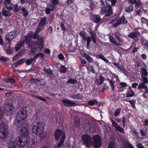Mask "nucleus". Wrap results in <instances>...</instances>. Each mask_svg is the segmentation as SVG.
Here are the masks:
<instances>
[{"instance_id": "obj_13", "label": "nucleus", "mask_w": 148, "mask_h": 148, "mask_svg": "<svg viewBox=\"0 0 148 148\" xmlns=\"http://www.w3.org/2000/svg\"><path fill=\"white\" fill-rule=\"evenodd\" d=\"M22 42H24V43L25 42V43L27 45H29V48L32 47V45L31 42V39L29 36L26 35L24 36L22 38Z\"/></svg>"}, {"instance_id": "obj_10", "label": "nucleus", "mask_w": 148, "mask_h": 148, "mask_svg": "<svg viewBox=\"0 0 148 148\" xmlns=\"http://www.w3.org/2000/svg\"><path fill=\"white\" fill-rule=\"evenodd\" d=\"M5 113H9L10 115H12L14 114L15 112V108L13 106V103H10L7 104L5 106Z\"/></svg>"}, {"instance_id": "obj_17", "label": "nucleus", "mask_w": 148, "mask_h": 148, "mask_svg": "<svg viewBox=\"0 0 148 148\" xmlns=\"http://www.w3.org/2000/svg\"><path fill=\"white\" fill-rule=\"evenodd\" d=\"M141 79H143V78H145L147 79V80H148V78L146 77L148 75V72L144 67L141 69Z\"/></svg>"}, {"instance_id": "obj_21", "label": "nucleus", "mask_w": 148, "mask_h": 148, "mask_svg": "<svg viewBox=\"0 0 148 148\" xmlns=\"http://www.w3.org/2000/svg\"><path fill=\"white\" fill-rule=\"evenodd\" d=\"M24 42L21 41L18 42L15 45V50L17 51L20 50L21 47L23 46Z\"/></svg>"}, {"instance_id": "obj_25", "label": "nucleus", "mask_w": 148, "mask_h": 148, "mask_svg": "<svg viewBox=\"0 0 148 148\" xmlns=\"http://www.w3.org/2000/svg\"><path fill=\"white\" fill-rule=\"evenodd\" d=\"M25 60L26 59L24 58L19 60L14 63V64H15V66H17L19 65L23 64L25 62Z\"/></svg>"}, {"instance_id": "obj_6", "label": "nucleus", "mask_w": 148, "mask_h": 148, "mask_svg": "<svg viewBox=\"0 0 148 148\" xmlns=\"http://www.w3.org/2000/svg\"><path fill=\"white\" fill-rule=\"evenodd\" d=\"M82 141L87 148L91 147L92 142L91 136L87 134L82 135L81 136Z\"/></svg>"}, {"instance_id": "obj_46", "label": "nucleus", "mask_w": 148, "mask_h": 148, "mask_svg": "<svg viewBox=\"0 0 148 148\" xmlns=\"http://www.w3.org/2000/svg\"><path fill=\"white\" fill-rule=\"evenodd\" d=\"M141 22L142 23H145L147 26L148 25V20L145 17H142L141 18Z\"/></svg>"}, {"instance_id": "obj_50", "label": "nucleus", "mask_w": 148, "mask_h": 148, "mask_svg": "<svg viewBox=\"0 0 148 148\" xmlns=\"http://www.w3.org/2000/svg\"><path fill=\"white\" fill-rule=\"evenodd\" d=\"M107 148H115L113 142H110L108 145Z\"/></svg>"}, {"instance_id": "obj_26", "label": "nucleus", "mask_w": 148, "mask_h": 148, "mask_svg": "<svg viewBox=\"0 0 148 148\" xmlns=\"http://www.w3.org/2000/svg\"><path fill=\"white\" fill-rule=\"evenodd\" d=\"M21 10L22 11L23 15L25 17H27L28 14V10H27L24 7H22L21 9Z\"/></svg>"}, {"instance_id": "obj_15", "label": "nucleus", "mask_w": 148, "mask_h": 148, "mask_svg": "<svg viewBox=\"0 0 148 148\" xmlns=\"http://www.w3.org/2000/svg\"><path fill=\"white\" fill-rule=\"evenodd\" d=\"M20 132L21 135L22 136L25 137H27L28 136L29 134V130L27 127H24L21 128Z\"/></svg>"}, {"instance_id": "obj_31", "label": "nucleus", "mask_w": 148, "mask_h": 148, "mask_svg": "<svg viewBox=\"0 0 148 148\" xmlns=\"http://www.w3.org/2000/svg\"><path fill=\"white\" fill-rule=\"evenodd\" d=\"M96 57L99 59H101L106 63H108L109 62L108 60L102 54H98L97 55Z\"/></svg>"}, {"instance_id": "obj_52", "label": "nucleus", "mask_w": 148, "mask_h": 148, "mask_svg": "<svg viewBox=\"0 0 148 148\" xmlns=\"http://www.w3.org/2000/svg\"><path fill=\"white\" fill-rule=\"evenodd\" d=\"M79 35L82 36L83 39H86V36L85 35L83 31H81L79 33Z\"/></svg>"}, {"instance_id": "obj_11", "label": "nucleus", "mask_w": 148, "mask_h": 148, "mask_svg": "<svg viewBox=\"0 0 148 148\" xmlns=\"http://www.w3.org/2000/svg\"><path fill=\"white\" fill-rule=\"evenodd\" d=\"M62 101L66 107L75 106L78 105V104L75 102L66 99H63Z\"/></svg>"}, {"instance_id": "obj_27", "label": "nucleus", "mask_w": 148, "mask_h": 148, "mask_svg": "<svg viewBox=\"0 0 148 148\" xmlns=\"http://www.w3.org/2000/svg\"><path fill=\"white\" fill-rule=\"evenodd\" d=\"M109 40L110 41L114 44L118 45H120L116 40V39L114 38L113 36H110L109 37Z\"/></svg>"}, {"instance_id": "obj_42", "label": "nucleus", "mask_w": 148, "mask_h": 148, "mask_svg": "<svg viewBox=\"0 0 148 148\" xmlns=\"http://www.w3.org/2000/svg\"><path fill=\"white\" fill-rule=\"evenodd\" d=\"M121 109L118 108L114 110V116L115 117H117L121 112Z\"/></svg>"}, {"instance_id": "obj_4", "label": "nucleus", "mask_w": 148, "mask_h": 148, "mask_svg": "<svg viewBox=\"0 0 148 148\" xmlns=\"http://www.w3.org/2000/svg\"><path fill=\"white\" fill-rule=\"evenodd\" d=\"M18 34V32L15 30L7 33L5 35V39L8 41V42L6 44V47L10 48L11 45V41L12 39L16 37Z\"/></svg>"}, {"instance_id": "obj_32", "label": "nucleus", "mask_w": 148, "mask_h": 148, "mask_svg": "<svg viewBox=\"0 0 148 148\" xmlns=\"http://www.w3.org/2000/svg\"><path fill=\"white\" fill-rule=\"evenodd\" d=\"M84 40H86L87 41L86 48L89 49V46L90 44V42L92 40V38L90 36H87L86 37V39H84Z\"/></svg>"}, {"instance_id": "obj_7", "label": "nucleus", "mask_w": 148, "mask_h": 148, "mask_svg": "<svg viewBox=\"0 0 148 148\" xmlns=\"http://www.w3.org/2000/svg\"><path fill=\"white\" fill-rule=\"evenodd\" d=\"M54 137L56 140H58L60 138L65 139L66 133L64 131L58 128L56 130L54 133Z\"/></svg>"}, {"instance_id": "obj_12", "label": "nucleus", "mask_w": 148, "mask_h": 148, "mask_svg": "<svg viewBox=\"0 0 148 148\" xmlns=\"http://www.w3.org/2000/svg\"><path fill=\"white\" fill-rule=\"evenodd\" d=\"M145 78H143V79H142V80L143 82L140 84H139L138 86V87L137 89L139 90H141L143 89H144L145 87L147 86L146 85V84L148 83V80L147 79Z\"/></svg>"}, {"instance_id": "obj_37", "label": "nucleus", "mask_w": 148, "mask_h": 148, "mask_svg": "<svg viewBox=\"0 0 148 148\" xmlns=\"http://www.w3.org/2000/svg\"><path fill=\"white\" fill-rule=\"evenodd\" d=\"M107 80L109 82L110 86L112 89V90L113 91L114 90V81L111 80L110 79H108Z\"/></svg>"}, {"instance_id": "obj_54", "label": "nucleus", "mask_w": 148, "mask_h": 148, "mask_svg": "<svg viewBox=\"0 0 148 148\" xmlns=\"http://www.w3.org/2000/svg\"><path fill=\"white\" fill-rule=\"evenodd\" d=\"M32 59L31 58L28 59L25 61V63L27 65H29L31 64L33 62L32 61Z\"/></svg>"}, {"instance_id": "obj_39", "label": "nucleus", "mask_w": 148, "mask_h": 148, "mask_svg": "<svg viewBox=\"0 0 148 148\" xmlns=\"http://www.w3.org/2000/svg\"><path fill=\"white\" fill-rule=\"evenodd\" d=\"M60 71L62 73H65L67 71V69L64 65H61L60 67Z\"/></svg>"}, {"instance_id": "obj_53", "label": "nucleus", "mask_w": 148, "mask_h": 148, "mask_svg": "<svg viewBox=\"0 0 148 148\" xmlns=\"http://www.w3.org/2000/svg\"><path fill=\"white\" fill-rule=\"evenodd\" d=\"M121 20H122V23L123 24H124L127 23V21L125 20L124 16H123L121 17Z\"/></svg>"}, {"instance_id": "obj_24", "label": "nucleus", "mask_w": 148, "mask_h": 148, "mask_svg": "<svg viewBox=\"0 0 148 148\" xmlns=\"http://www.w3.org/2000/svg\"><path fill=\"white\" fill-rule=\"evenodd\" d=\"M87 102L88 104L91 106L97 105L98 103V102L96 99L88 101Z\"/></svg>"}, {"instance_id": "obj_51", "label": "nucleus", "mask_w": 148, "mask_h": 148, "mask_svg": "<svg viewBox=\"0 0 148 148\" xmlns=\"http://www.w3.org/2000/svg\"><path fill=\"white\" fill-rule=\"evenodd\" d=\"M110 120L112 122V125L114 126L116 128V127H117L119 125H118L112 119H110Z\"/></svg>"}, {"instance_id": "obj_8", "label": "nucleus", "mask_w": 148, "mask_h": 148, "mask_svg": "<svg viewBox=\"0 0 148 148\" xmlns=\"http://www.w3.org/2000/svg\"><path fill=\"white\" fill-rule=\"evenodd\" d=\"M101 10L103 14L105 13L107 17L110 16L113 14L112 7L110 5L102 6Z\"/></svg>"}, {"instance_id": "obj_45", "label": "nucleus", "mask_w": 148, "mask_h": 148, "mask_svg": "<svg viewBox=\"0 0 148 148\" xmlns=\"http://www.w3.org/2000/svg\"><path fill=\"white\" fill-rule=\"evenodd\" d=\"M34 97L38 99L43 101L47 104L48 103L47 101H46V99L40 96H34Z\"/></svg>"}, {"instance_id": "obj_36", "label": "nucleus", "mask_w": 148, "mask_h": 148, "mask_svg": "<svg viewBox=\"0 0 148 148\" xmlns=\"http://www.w3.org/2000/svg\"><path fill=\"white\" fill-rule=\"evenodd\" d=\"M113 64L117 68L121 71L123 70V69L125 68L124 65L121 64L120 65L119 64V63L114 62L113 63Z\"/></svg>"}, {"instance_id": "obj_56", "label": "nucleus", "mask_w": 148, "mask_h": 148, "mask_svg": "<svg viewBox=\"0 0 148 148\" xmlns=\"http://www.w3.org/2000/svg\"><path fill=\"white\" fill-rule=\"evenodd\" d=\"M81 63L83 65V66H85L86 64V62L84 59L80 58Z\"/></svg>"}, {"instance_id": "obj_14", "label": "nucleus", "mask_w": 148, "mask_h": 148, "mask_svg": "<svg viewBox=\"0 0 148 148\" xmlns=\"http://www.w3.org/2000/svg\"><path fill=\"white\" fill-rule=\"evenodd\" d=\"M134 32H131L128 35V36L130 38H134L136 37H138V36H141L140 33L136 29H134Z\"/></svg>"}, {"instance_id": "obj_62", "label": "nucleus", "mask_w": 148, "mask_h": 148, "mask_svg": "<svg viewBox=\"0 0 148 148\" xmlns=\"http://www.w3.org/2000/svg\"><path fill=\"white\" fill-rule=\"evenodd\" d=\"M58 57L61 60H62L64 58V57L62 54H59L58 56Z\"/></svg>"}, {"instance_id": "obj_23", "label": "nucleus", "mask_w": 148, "mask_h": 148, "mask_svg": "<svg viewBox=\"0 0 148 148\" xmlns=\"http://www.w3.org/2000/svg\"><path fill=\"white\" fill-rule=\"evenodd\" d=\"M99 78L97 79V83L100 85V86L101 85L103 82L105 80V77L102 75H99Z\"/></svg>"}, {"instance_id": "obj_58", "label": "nucleus", "mask_w": 148, "mask_h": 148, "mask_svg": "<svg viewBox=\"0 0 148 148\" xmlns=\"http://www.w3.org/2000/svg\"><path fill=\"white\" fill-rule=\"evenodd\" d=\"M120 84L121 86V88L125 87H126L127 85V83L124 82H121Z\"/></svg>"}, {"instance_id": "obj_41", "label": "nucleus", "mask_w": 148, "mask_h": 148, "mask_svg": "<svg viewBox=\"0 0 148 148\" xmlns=\"http://www.w3.org/2000/svg\"><path fill=\"white\" fill-rule=\"evenodd\" d=\"M128 102L132 105V107L134 109H136L135 104L136 103V101L135 100H129Z\"/></svg>"}, {"instance_id": "obj_57", "label": "nucleus", "mask_w": 148, "mask_h": 148, "mask_svg": "<svg viewBox=\"0 0 148 148\" xmlns=\"http://www.w3.org/2000/svg\"><path fill=\"white\" fill-rule=\"evenodd\" d=\"M8 48L9 49H6V53L8 54H12L14 52L12 50H10V48L9 49V48Z\"/></svg>"}, {"instance_id": "obj_55", "label": "nucleus", "mask_w": 148, "mask_h": 148, "mask_svg": "<svg viewBox=\"0 0 148 148\" xmlns=\"http://www.w3.org/2000/svg\"><path fill=\"white\" fill-rule=\"evenodd\" d=\"M90 34L91 36V38L93 37H96V34L95 33V32L92 30H90Z\"/></svg>"}, {"instance_id": "obj_16", "label": "nucleus", "mask_w": 148, "mask_h": 148, "mask_svg": "<svg viewBox=\"0 0 148 148\" xmlns=\"http://www.w3.org/2000/svg\"><path fill=\"white\" fill-rule=\"evenodd\" d=\"M91 19L93 22L96 23H99L101 19L100 16L96 14L92 15L91 16Z\"/></svg>"}, {"instance_id": "obj_22", "label": "nucleus", "mask_w": 148, "mask_h": 148, "mask_svg": "<svg viewBox=\"0 0 148 148\" xmlns=\"http://www.w3.org/2000/svg\"><path fill=\"white\" fill-rule=\"evenodd\" d=\"M47 20V18L46 17H44L42 18L41 19L40 21L38 24V26H43L45 24Z\"/></svg>"}, {"instance_id": "obj_43", "label": "nucleus", "mask_w": 148, "mask_h": 148, "mask_svg": "<svg viewBox=\"0 0 148 148\" xmlns=\"http://www.w3.org/2000/svg\"><path fill=\"white\" fill-rule=\"evenodd\" d=\"M51 8H47L45 9V13L47 14H50L51 11H53L55 10L54 8H53L52 7H50Z\"/></svg>"}, {"instance_id": "obj_61", "label": "nucleus", "mask_w": 148, "mask_h": 148, "mask_svg": "<svg viewBox=\"0 0 148 148\" xmlns=\"http://www.w3.org/2000/svg\"><path fill=\"white\" fill-rule=\"evenodd\" d=\"M140 134L142 136H144L146 135V132L145 130L142 129H139Z\"/></svg>"}, {"instance_id": "obj_20", "label": "nucleus", "mask_w": 148, "mask_h": 148, "mask_svg": "<svg viewBox=\"0 0 148 148\" xmlns=\"http://www.w3.org/2000/svg\"><path fill=\"white\" fill-rule=\"evenodd\" d=\"M134 94V92L132 90L131 87H129L126 94L127 97H132L133 96Z\"/></svg>"}, {"instance_id": "obj_49", "label": "nucleus", "mask_w": 148, "mask_h": 148, "mask_svg": "<svg viewBox=\"0 0 148 148\" xmlns=\"http://www.w3.org/2000/svg\"><path fill=\"white\" fill-rule=\"evenodd\" d=\"M135 4V7H138L142 5V3L140 0H137L136 1Z\"/></svg>"}, {"instance_id": "obj_34", "label": "nucleus", "mask_w": 148, "mask_h": 148, "mask_svg": "<svg viewBox=\"0 0 148 148\" xmlns=\"http://www.w3.org/2000/svg\"><path fill=\"white\" fill-rule=\"evenodd\" d=\"M84 56L86 59L87 61L89 62H92L93 59L92 58L90 57L89 54L84 53Z\"/></svg>"}, {"instance_id": "obj_19", "label": "nucleus", "mask_w": 148, "mask_h": 148, "mask_svg": "<svg viewBox=\"0 0 148 148\" xmlns=\"http://www.w3.org/2000/svg\"><path fill=\"white\" fill-rule=\"evenodd\" d=\"M70 97L72 98L77 100H81L83 97L82 94L80 93H79L76 95L73 94L71 95Z\"/></svg>"}, {"instance_id": "obj_35", "label": "nucleus", "mask_w": 148, "mask_h": 148, "mask_svg": "<svg viewBox=\"0 0 148 148\" xmlns=\"http://www.w3.org/2000/svg\"><path fill=\"white\" fill-rule=\"evenodd\" d=\"M125 10L126 12L130 13L133 10V7L132 5H130L125 7Z\"/></svg>"}, {"instance_id": "obj_2", "label": "nucleus", "mask_w": 148, "mask_h": 148, "mask_svg": "<svg viewBox=\"0 0 148 148\" xmlns=\"http://www.w3.org/2000/svg\"><path fill=\"white\" fill-rule=\"evenodd\" d=\"M28 140L23 141L20 137L17 138L14 141H10L8 144L9 148H20V147H24L27 144Z\"/></svg>"}, {"instance_id": "obj_60", "label": "nucleus", "mask_w": 148, "mask_h": 148, "mask_svg": "<svg viewBox=\"0 0 148 148\" xmlns=\"http://www.w3.org/2000/svg\"><path fill=\"white\" fill-rule=\"evenodd\" d=\"M14 11L15 12H17L19 11V10L18 9V5L16 4L14 5Z\"/></svg>"}, {"instance_id": "obj_33", "label": "nucleus", "mask_w": 148, "mask_h": 148, "mask_svg": "<svg viewBox=\"0 0 148 148\" xmlns=\"http://www.w3.org/2000/svg\"><path fill=\"white\" fill-rule=\"evenodd\" d=\"M44 45L43 43L36 42V46L37 48L38 49H39V50L40 51H42V50Z\"/></svg>"}, {"instance_id": "obj_1", "label": "nucleus", "mask_w": 148, "mask_h": 148, "mask_svg": "<svg viewBox=\"0 0 148 148\" xmlns=\"http://www.w3.org/2000/svg\"><path fill=\"white\" fill-rule=\"evenodd\" d=\"M27 117L26 108L22 107L17 112L16 115L15 125L17 127H20L24 124Z\"/></svg>"}, {"instance_id": "obj_44", "label": "nucleus", "mask_w": 148, "mask_h": 148, "mask_svg": "<svg viewBox=\"0 0 148 148\" xmlns=\"http://www.w3.org/2000/svg\"><path fill=\"white\" fill-rule=\"evenodd\" d=\"M65 140V139H60V142L57 145V147L55 148H60V147L62 146Z\"/></svg>"}, {"instance_id": "obj_9", "label": "nucleus", "mask_w": 148, "mask_h": 148, "mask_svg": "<svg viewBox=\"0 0 148 148\" xmlns=\"http://www.w3.org/2000/svg\"><path fill=\"white\" fill-rule=\"evenodd\" d=\"M93 141V146L95 148H99L102 144V140L100 136L96 134L92 137Z\"/></svg>"}, {"instance_id": "obj_63", "label": "nucleus", "mask_w": 148, "mask_h": 148, "mask_svg": "<svg viewBox=\"0 0 148 148\" xmlns=\"http://www.w3.org/2000/svg\"><path fill=\"white\" fill-rule=\"evenodd\" d=\"M143 125L145 127L147 126L148 127V119H145L143 123Z\"/></svg>"}, {"instance_id": "obj_30", "label": "nucleus", "mask_w": 148, "mask_h": 148, "mask_svg": "<svg viewBox=\"0 0 148 148\" xmlns=\"http://www.w3.org/2000/svg\"><path fill=\"white\" fill-rule=\"evenodd\" d=\"M59 0H52V3H50L49 6V7H52L55 9L56 8V6L59 3Z\"/></svg>"}, {"instance_id": "obj_64", "label": "nucleus", "mask_w": 148, "mask_h": 148, "mask_svg": "<svg viewBox=\"0 0 148 148\" xmlns=\"http://www.w3.org/2000/svg\"><path fill=\"white\" fill-rule=\"evenodd\" d=\"M136 147L138 148H145L142 144L140 143H138L136 145Z\"/></svg>"}, {"instance_id": "obj_48", "label": "nucleus", "mask_w": 148, "mask_h": 148, "mask_svg": "<svg viewBox=\"0 0 148 148\" xmlns=\"http://www.w3.org/2000/svg\"><path fill=\"white\" fill-rule=\"evenodd\" d=\"M116 129L118 131L122 133H124L125 132V131L123 129L122 127H120L119 125L117 127H116Z\"/></svg>"}, {"instance_id": "obj_28", "label": "nucleus", "mask_w": 148, "mask_h": 148, "mask_svg": "<svg viewBox=\"0 0 148 148\" xmlns=\"http://www.w3.org/2000/svg\"><path fill=\"white\" fill-rule=\"evenodd\" d=\"M73 123L75 126L79 127L80 123V120L79 118L76 117L75 118Z\"/></svg>"}, {"instance_id": "obj_40", "label": "nucleus", "mask_w": 148, "mask_h": 148, "mask_svg": "<svg viewBox=\"0 0 148 148\" xmlns=\"http://www.w3.org/2000/svg\"><path fill=\"white\" fill-rule=\"evenodd\" d=\"M38 81H37V84L39 86H43L45 84V82L43 79H38Z\"/></svg>"}, {"instance_id": "obj_5", "label": "nucleus", "mask_w": 148, "mask_h": 148, "mask_svg": "<svg viewBox=\"0 0 148 148\" xmlns=\"http://www.w3.org/2000/svg\"><path fill=\"white\" fill-rule=\"evenodd\" d=\"M8 126L3 122L0 124V138L1 139H5L8 134Z\"/></svg>"}, {"instance_id": "obj_59", "label": "nucleus", "mask_w": 148, "mask_h": 148, "mask_svg": "<svg viewBox=\"0 0 148 148\" xmlns=\"http://www.w3.org/2000/svg\"><path fill=\"white\" fill-rule=\"evenodd\" d=\"M38 79H35V78H32L30 80V82L32 83H35L36 84L37 82V81H38Z\"/></svg>"}, {"instance_id": "obj_29", "label": "nucleus", "mask_w": 148, "mask_h": 148, "mask_svg": "<svg viewBox=\"0 0 148 148\" xmlns=\"http://www.w3.org/2000/svg\"><path fill=\"white\" fill-rule=\"evenodd\" d=\"M2 12L3 15L5 17H9L12 15L11 12L9 11L3 10Z\"/></svg>"}, {"instance_id": "obj_3", "label": "nucleus", "mask_w": 148, "mask_h": 148, "mask_svg": "<svg viewBox=\"0 0 148 148\" xmlns=\"http://www.w3.org/2000/svg\"><path fill=\"white\" fill-rule=\"evenodd\" d=\"M45 126V124L43 122L41 121H38L36 125H34L33 126V133L38 135L42 134Z\"/></svg>"}, {"instance_id": "obj_38", "label": "nucleus", "mask_w": 148, "mask_h": 148, "mask_svg": "<svg viewBox=\"0 0 148 148\" xmlns=\"http://www.w3.org/2000/svg\"><path fill=\"white\" fill-rule=\"evenodd\" d=\"M77 82V80L76 79L72 78L69 79L67 82V83L71 84H76Z\"/></svg>"}, {"instance_id": "obj_47", "label": "nucleus", "mask_w": 148, "mask_h": 148, "mask_svg": "<svg viewBox=\"0 0 148 148\" xmlns=\"http://www.w3.org/2000/svg\"><path fill=\"white\" fill-rule=\"evenodd\" d=\"M60 26L61 30L63 31L64 33L67 31L66 28L64 26V24L62 23H60Z\"/></svg>"}, {"instance_id": "obj_18", "label": "nucleus", "mask_w": 148, "mask_h": 148, "mask_svg": "<svg viewBox=\"0 0 148 148\" xmlns=\"http://www.w3.org/2000/svg\"><path fill=\"white\" fill-rule=\"evenodd\" d=\"M114 35L115 37L116 38L119 42L118 43H122L123 42V41L121 35L119 32H116L115 33Z\"/></svg>"}]
</instances>
